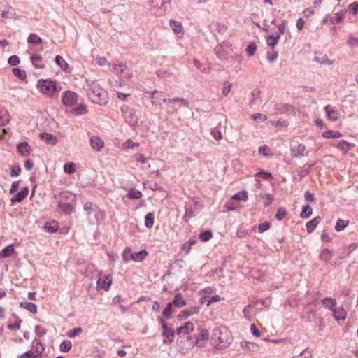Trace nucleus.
<instances>
[{"mask_svg": "<svg viewBox=\"0 0 358 358\" xmlns=\"http://www.w3.org/2000/svg\"><path fill=\"white\" fill-rule=\"evenodd\" d=\"M240 345H241V348L243 350H245L248 352H257L259 348V346L258 344L253 343V342H250L248 341H241Z\"/></svg>", "mask_w": 358, "mask_h": 358, "instance_id": "nucleus-15", "label": "nucleus"}, {"mask_svg": "<svg viewBox=\"0 0 358 358\" xmlns=\"http://www.w3.org/2000/svg\"><path fill=\"white\" fill-rule=\"evenodd\" d=\"M194 329V324L191 322H187L183 326L178 327L176 331L180 338H187L188 340L190 339L189 336V334L192 333Z\"/></svg>", "mask_w": 358, "mask_h": 358, "instance_id": "nucleus-5", "label": "nucleus"}, {"mask_svg": "<svg viewBox=\"0 0 358 358\" xmlns=\"http://www.w3.org/2000/svg\"><path fill=\"white\" fill-rule=\"evenodd\" d=\"M10 121V115L6 111H0V125H5Z\"/></svg>", "mask_w": 358, "mask_h": 358, "instance_id": "nucleus-41", "label": "nucleus"}, {"mask_svg": "<svg viewBox=\"0 0 358 358\" xmlns=\"http://www.w3.org/2000/svg\"><path fill=\"white\" fill-rule=\"evenodd\" d=\"M162 328L164 329L162 334L163 336L164 337V338L163 339V342L164 343L167 342H172L174 338L173 331L171 329H169L164 322L162 323Z\"/></svg>", "mask_w": 358, "mask_h": 358, "instance_id": "nucleus-16", "label": "nucleus"}, {"mask_svg": "<svg viewBox=\"0 0 358 358\" xmlns=\"http://www.w3.org/2000/svg\"><path fill=\"white\" fill-rule=\"evenodd\" d=\"M73 112L76 115H83L87 113V108L85 105L80 104L74 108Z\"/></svg>", "mask_w": 358, "mask_h": 358, "instance_id": "nucleus-50", "label": "nucleus"}, {"mask_svg": "<svg viewBox=\"0 0 358 358\" xmlns=\"http://www.w3.org/2000/svg\"><path fill=\"white\" fill-rule=\"evenodd\" d=\"M324 111L326 113L327 119L330 121L335 122L340 118L339 112L330 105H327L324 108Z\"/></svg>", "mask_w": 358, "mask_h": 358, "instance_id": "nucleus-11", "label": "nucleus"}, {"mask_svg": "<svg viewBox=\"0 0 358 358\" xmlns=\"http://www.w3.org/2000/svg\"><path fill=\"white\" fill-rule=\"evenodd\" d=\"M41 352H38L37 349L34 350V349H31L29 351L26 352L24 353L21 358H36L37 357H39L41 355Z\"/></svg>", "mask_w": 358, "mask_h": 358, "instance_id": "nucleus-35", "label": "nucleus"}, {"mask_svg": "<svg viewBox=\"0 0 358 358\" xmlns=\"http://www.w3.org/2000/svg\"><path fill=\"white\" fill-rule=\"evenodd\" d=\"M13 73L21 80H25L27 78V73L24 70L15 67L13 69Z\"/></svg>", "mask_w": 358, "mask_h": 358, "instance_id": "nucleus-34", "label": "nucleus"}, {"mask_svg": "<svg viewBox=\"0 0 358 358\" xmlns=\"http://www.w3.org/2000/svg\"><path fill=\"white\" fill-rule=\"evenodd\" d=\"M64 171L68 174L74 173L76 172V164L72 162L65 164L64 166Z\"/></svg>", "mask_w": 358, "mask_h": 358, "instance_id": "nucleus-38", "label": "nucleus"}, {"mask_svg": "<svg viewBox=\"0 0 358 358\" xmlns=\"http://www.w3.org/2000/svg\"><path fill=\"white\" fill-rule=\"evenodd\" d=\"M169 25L176 35L181 38L183 37L185 31L182 23L174 20H169Z\"/></svg>", "mask_w": 358, "mask_h": 358, "instance_id": "nucleus-10", "label": "nucleus"}, {"mask_svg": "<svg viewBox=\"0 0 358 358\" xmlns=\"http://www.w3.org/2000/svg\"><path fill=\"white\" fill-rule=\"evenodd\" d=\"M257 47L255 43H250L245 49L248 56H253L257 50Z\"/></svg>", "mask_w": 358, "mask_h": 358, "instance_id": "nucleus-52", "label": "nucleus"}, {"mask_svg": "<svg viewBox=\"0 0 358 358\" xmlns=\"http://www.w3.org/2000/svg\"><path fill=\"white\" fill-rule=\"evenodd\" d=\"M337 147H338V148L341 149L344 152H347L350 148V145L346 141L342 140L338 143Z\"/></svg>", "mask_w": 358, "mask_h": 358, "instance_id": "nucleus-49", "label": "nucleus"}, {"mask_svg": "<svg viewBox=\"0 0 358 358\" xmlns=\"http://www.w3.org/2000/svg\"><path fill=\"white\" fill-rule=\"evenodd\" d=\"M322 137L327 139L338 138L341 137L343 135L338 131L327 130L322 133Z\"/></svg>", "mask_w": 358, "mask_h": 358, "instance_id": "nucleus-24", "label": "nucleus"}, {"mask_svg": "<svg viewBox=\"0 0 358 358\" xmlns=\"http://www.w3.org/2000/svg\"><path fill=\"white\" fill-rule=\"evenodd\" d=\"M213 237V234L210 231L206 230L201 231L199 234V238L203 242L208 241Z\"/></svg>", "mask_w": 358, "mask_h": 358, "instance_id": "nucleus-42", "label": "nucleus"}, {"mask_svg": "<svg viewBox=\"0 0 358 358\" xmlns=\"http://www.w3.org/2000/svg\"><path fill=\"white\" fill-rule=\"evenodd\" d=\"M104 142L99 136H94L90 139L92 148L97 152L101 151V150L104 147Z\"/></svg>", "mask_w": 358, "mask_h": 358, "instance_id": "nucleus-14", "label": "nucleus"}, {"mask_svg": "<svg viewBox=\"0 0 358 358\" xmlns=\"http://www.w3.org/2000/svg\"><path fill=\"white\" fill-rule=\"evenodd\" d=\"M8 62L12 66H16L20 63V58L17 55H12L8 58Z\"/></svg>", "mask_w": 358, "mask_h": 358, "instance_id": "nucleus-58", "label": "nucleus"}, {"mask_svg": "<svg viewBox=\"0 0 358 358\" xmlns=\"http://www.w3.org/2000/svg\"><path fill=\"white\" fill-rule=\"evenodd\" d=\"M322 305L327 309L333 310L336 305V301L332 298H325L322 301Z\"/></svg>", "mask_w": 358, "mask_h": 358, "instance_id": "nucleus-30", "label": "nucleus"}, {"mask_svg": "<svg viewBox=\"0 0 358 358\" xmlns=\"http://www.w3.org/2000/svg\"><path fill=\"white\" fill-rule=\"evenodd\" d=\"M171 303L173 305L178 308L183 307L186 305V302L183 299L182 296L180 293H178L175 295L174 299Z\"/></svg>", "mask_w": 358, "mask_h": 358, "instance_id": "nucleus-25", "label": "nucleus"}, {"mask_svg": "<svg viewBox=\"0 0 358 358\" xmlns=\"http://www.w3.org/2000/svg\"><path fill=\"white\" fill-rule=\"evenodd\" d=\"M20 306L28 310L31 313L36 314L37 313V306L31 302H21Z\"/></svg>", "mask_w": 358, "mask_h": 358, "instance_id": "nucleus-28", "label": "nucleus"}, {"mask_svg": "<svg viewBox=\"0 0 358 358\" xmlns=\"http://www.w3.org/2000/svg\"><path fill=\"white\" fill-rule=\"evenodd\" d=\"M27 43L33 45H40L42 43V39L35 34H31L27 38Z\"/></svg>", "mask_w": 358, "mask_h": 358, "instance_id": "nucleus-33", "label": "nucleus"}, {"mask_svg": "<svg viewBox=\"0 0 358 358\" xmlns=\"http://www.w3.org/2000/svg\"><path fill=\"white\" fill-rule=\"evenodd\" d=\"M96 62L100 66H103L106 65L110 66V64L108 59L104 57H97L96 58Z\"/></svg>", "mask_w": 358, "mask_h": 358, "instance_id": "nucleus-54", "label": "nucleus"}, {"mask_svg": "<svg viewBox=\"0 0 358 358\" xmlns=\"http://www.w3.org/2000/svg\"><path fill=\"white\" fill-rule=\"evenodd\" d=\"M59 207L60 208V209L62 210V211L64 213H65L66 214H70L73 212V205L70 204V203H62V202H59Z\"/></svg>", "mask_w": 358, "mask_h": 358, "instance_id": "nucleus-37", "label": "nucleus"}, {"mask_svg": "<svg viewBox=\"0 0 358 358\" xmlns=\"http://www.w3.org/2000/svg\"><path fill=\"white\" fill-rule=\"evenodd\" d=\"M145 250H142L138 252L131 255V258L135 262H142L148 255Z\"/></svg>", "mask_w": 358, "mask_h": 358, "instance_id": "nucleus-26", "label": "nucleus"}, {"mask_svg": "<svg viewBox=\"0 0 358 358\" xmlns=\"http://www.w3.org/2000/svg\"><path fill=\"white\" fill-rule=\"evenodd\" d=\"M164 103H166L169 108V111L171 113H174L178 110V108L175 106L177 105L178 108H180L182 106H188V102L184 99L183 98H173V99H163Z\"/></svg>", "mask_w": 358, "mask_h": 358, "instance_id": "nucleus-4", "label": "nucleus"}, {"mask_svg": "<svg viewBox=\"0 0 358 358\" xmlns=\"http://www.w3.org/2000/svg\"><path fill=\"white\" fill-rule=\"evenodd\" d=\"M209 339V333L205 329L199 331L198 337L195 341V345L199 347L204 346L206 342Z\"/></svg>", "mask_w": 358, "mask_h": 358, "instance_id": "nucleus-12", "label": "nucleus"}, {"mask_svg": "<svg viewBox=\"0 0 358 358\" xmlns=\"http://www.w3.org/2000/svg\"><path fill=\"white\" fill-rule=\"evenodd\" d=\"M199 311V308L198 307H192L182 311L178 315V318L179 319H185L189 316H191L194 314H197Z\"/></svg>", "mask_w": 358, "mask_h": 358, "instance_id": "nucleus-20", "label": "nucleus"}, {"mask_svg": "<svg viewBox=\"0 0 358 358\" xmlns=\"http://www.w3.org/2000/svg\"><path fill=\"white\" fill-rule=\"evenodd\" d=\"M287 213L286 211V209L284 208H280L277 211L275 218L278 220H282L287 215Z\"/></svg>", "mask_w": 358, "mask_h": 358, "instance_id": "nucleus-55", "label": "nucleus"}, {"mask_svg": "<svg viewBox=\"0 0 358 358\" xmlns=\"http://www.w3.org/2000/svg\"><path fill=\"white\" fill-rule=\"evenodd\" d=\"M348 223V221L345 222L343 220L338 219L337 220V222H336V224L335 227V229L337 231H341L345 229V227L347 226Z\"/></svg>", "mask_w": 358, "mask_h": 358, "instance_id": "nucleus-51", "label": "nucleus"}, {"mask_svg": "<svg viewBox=\"0 0 358 358\" xmlns=\"http://www.w3.org/2000/svg\"><path fill=\"white\" fill-rule=\"evenodd\" d=\"M31 61L36 68L44 69L45 66V63L43 61V58L40 55L34 54L31 57Z\"/></svg>", "mask_w": 358, "mask_h": 358, "instance_id": "nucleus-21", "label": "nucleus"}, {"mask_svg": "<svg viewBox=\"0 0 358 358\" xmlns=\"http://www.w3.org/2000/svg\"><path fill=\"white\" fill-rule=\"evenodd\" d=\"M332 311H333L334 317L336 320H343L346 318L347 313H346L345 310H344V308H343L341 307L337 308H334L332 310Z\"/></svg>", "mask_w": 358, "mask_h": 358, "instance_id": "nucleus-23", "label": "nucleus"}, {"mask_svg": "<svg viewBox=\"0 0 358 358\" xmlns=\"http://www.w3.org/2000/svg\"><path fill=\"white\" fill-rule=\"evenodd\" d=\"M320 222H321V217L319 216H317V217L313 218V220H311L310 221L308 222L306 224V227L308 233V234L312 233Z\"/></svg>", "mask_w": 358, "mask_h": 358, "instance_id": "nucleus-22", "label": "nucleus"}, {"mask_svg": "<svg viewBox=\"0 0 358 358\" xmlns=\"http://www.w3.org/2000/svg\"><path fill=\"white\" fill-rule=\"evenodd\" d=\"M71 348L72 343L69 340L64 341L59 346L60 350L62 352H69Z\"/></svg>", "mask_w": 358, "mask_h": 358, "instance_id": "nucleus-48", "label": "nucleus"}, {"mask_svg": "<svg viewBox=\"0 0 358 358\" xmlns=\"http://www.w3.org/2000/svg\"><path fill=\"white\" fill-rule=\"evenodd\" d=\"M278 57V52L277 51L274 50V49H271V50H268L267 52L266 57H267V59L271 62L275 61L277 59Z\"/></svg>", "mask_w": 358, "mask_h": 358, "instance_id": "nucleus-44", "label": "nucleus"}, {"mask_svg": "<svg viewBox=\"0 0 358 358\" xmlns=\"http://www.w3.org/2000/svg\"><path fill=\"white\" fill-rule=\"evenodd\" d=\"M231 331L226 327H218L214 329L212 334V340L217 348H226L233 341Z\"/></svg>", "mask_w": 358, "mask_h": 358, "instance_id": "nucleus-2", "label": "nucleus"}, {"mask_svg": "<svg viewBox=\"0 0 358 358\" xmlns=\"http://www.w3.org/2000/svg\"><path fill=\"white\" fill-rule=\"evenodd\" d=\"M18 153L24 157H27L31 152V147L27 142H22L17 145Z\"/></svg>", "mask_w": 358, "mask_h": 358, "instance_id": "nucleus-13", "label": "nucleus"}, {"mask_svg": "<svg viewBox=\"0 0 358 358\" xmlns=\"http://www.w3.org/2000/svg\"><path fill=\"white\" fill-rule=\"evenodd\" d=\"M84 89L88 98L94 103L105 105L108 101L107 91L96 80H85Z\"/></svg>", "mask_w": 358, "mask_h": 358, "instance_id": "nucleus-1", "label": "nucleus"}, {"mask_svg": "<svg viewBox=\"0 0 358 358\" xmlns=\"http://www.w3.org/2000/svg\"><path fill=\"white\" fill-rule=\"evenodd\" d=\"M21 171L20 167L19 166H13L10 169V176L15 177L20 175Z\"/></svg>", "mask_w": 358, "mask_h": 358, "instance_id": "nucleus-60", "label": "nucleus"}, {"mask_svg": "<svg viewBox=\"0 0 358 358\" xmlns=\"http://www.w3.org/2000/svg\"><path fill=\"white\" fill-rule=\"evenodd\" d=\"M55 62L61 67L64 71H66L69 66L67 62L64 59L62 56L57 55L55 57Z\"/></svg>", "mask_w": 358, "mask_h": 358, "instance_id": "nucleus-36", "label": "nucleus"}, {"mask_svg": "<svg viewBox=\"0 0 358 358\" xmlns=\"http://www.w3.org/2000/svg\"><path fill=\"white\" fill-rule=\"evenodd\" d=\"M248 192L245 190H243L241 192H239L238 193L234 194L232 196V199L234 200H243L246 201L248 199Z\"/></svg>", "mask_w": 358, "mask_h": 358, "instance_id": "nucleus-46", "label": "nucleus"}, {"mask_svg": "<svg viewBox=\"0 0 358 358\" xmlns=\"http://www.w3.org/2000/svg\"><path fill=\"white\" fill-rule=\"evenodd\" d=\"M15 253V250L14 248L13 244H10L8 246L5 247L0 252V259L8 258L13 256Z\"/></svg>", "mask_w": 358, "mask_h": 358, "instance_id": "nucleus-19", "label": "nucleus"}, {"mask_svg": "<svg viewBox=\"0 0 358 358\" xmlns=\"http://www.w3.org/2000/svg\"><path fill=\"white\" fill-rule=\"evenodd\" d=\"M40 138L43 140L45 143L50 144L52 145H55L57 143V138L56 136H53L50 133H41Z\"/></svg>", "mask_w": 358, "mask_h": 358, "instance_id": "nucleus-18", "label": "nucleus"}, {"mask_svg": "<svg viewBox=\"0 0 358 358\" xmlns=\"http://www.w3.org/2000/svg\"><path fill=\"white\" fill-rule=\"evenodd\" d=\"M113 71L117 76L124 79H129L132 76V73L124 64L115 65L113 67Z\"/></svg>", "mask_w": 358, "mask_h": 358, "instance_id": "nucleus-6", "label": "nucleus"}, {"mask_svg": "<svg viewBox=\"0 0 358 358\" xmlns=\"http://www.w3.org/2000/svg\"><path fill=\"white\" fill-rule=\"evenodd\" d=\"M20 322L21 321L18 320L13 323H9L8 324V328L12 331H17L20 327Z\"/></svg>", "mask_w": 358, "mask_h": 358, "instance_id": "nucleus-59", "label": "nucleus"}, {"mask_svg": "<svg viewBox=\"0 0 358 358\" xmlns=\"http://www.w3.org/2000/svg\"><path fill=\"white\" fill-rule=\"evenodd\" d=\"M280 39V36H275L271 35L266 38V43L271 49H275V45L278 44Z\"/></svg>", "mask_w": 358, "mask_h": 358, "instance_id": "nucleus-29", "label": "nucleus"}, {"mask_svg": "<svg viewBox=\"0 0 358 358\" xmlns=\"http://www.w3.org/2000/svg\"><path fill=\"white\" fill-rule=\"evenodd\" d=\"M349 10L352 12L354 15H357L358 13V3L353 2L350 3L348 6Z\"/></svg>", "mask_w": 358, "mask_h": 358, "instance_id": "nucleus-64", "label": "nucleus"}, {"mask_svg": "<svg viewBox=\"0 0 358 358\" xmlns=\"http://www.w3.org/2000/svg\"><path fill=\"white\" fill-rule=\"evenodd\" d=\"M138 146H139V143H134L131 139L127 140L122 145V147H123L124 149L134 148H137Z\"/></svg>", "mask_w": 358, "mask_h": 358, "instance_id": "nucleus-53", "label": "nucleus"}, {"mask_svg": "<svg viewBox=\"0 0 358 358\" xmlns=\"http://www.w3.org/2000/svg\"><path fill=\"white\" fill-rule=\"evenodd\" d=\"M78 101V95L72 91H66L63 93L62 101L66 106H73Z\"/></svg>", "mask_w": 358, "mask_h": 358, "instance_id": "nucleus-7", "label": "nucleus"}, {"mask_svg": "<svg viewBox=\"0 0 358 358\" xmlns=\"http://www.w3.org/2000/svg\"><path fill=\"white\" fill-rule=\"evenodd\" d=\"M127 196L131 199H138L142 196V193L137 189H131L129 191Z\"/></svg>", "mask_w": 358, "mask_h": 358, "instance_id": "nucleus-45", "label": "nucleus"}, {"mask_svg": "<svg viewBox=\"0 0 358 358\" xmlns=\"http://www.w3.org/2000/svg\"><path fill=\"white\" fill-rule=\"evenodd\" d=\"M231 87V83H230L229 82H225L222 87V94L224 96H227L230 92Z\"/></svg>", "mask_w": 358, "mask_h": 358, "instance_id": "nucleus-57", "label": "nucleus"}, {"mask_svg": "<svg viewBox=\"0 0 358 358\" xmlns=\"http://www.w3.org/2000/svg\"><path fill=\"white\" fill-rule=\"evenodd\" d=\"M215 53L220 59H227L229 56L225 53V48L222 45H218L215 48Z\"/></svg>", "mask_w": 358, "mask_h": 358, "instance_id": "nucleus-27", "label": "nucleus"}, {"mask_svg": "<svg viewBox=\"0 0 358 358\" xmlns=\"http://www.w3.org/2000/svg\"><path fill=\"white\" fill-rule=\"evenodd\" d=\"M172 303L169 302L167 305V306L165 308V309L163 310L162 315L166 318H169L172 314L171 313V308H172Z\"/></svg>", "mask_w": 358, "mask_h": 358, "instance_id": "nucleus-56", "label": "nucleus"}, {"mask_svg": "<svg viewBox=\"0 0 358 358\" xmlns=\"http://www.w3.org/2000/svg\"><path fill=\"white\" fill-rule=\"evenodd\" d=\"M345 12L340 11L336 13H335L333 16L330 18V22L333 24H336L341 22L343 17H344Z\"/></svg>", "mask_w": 358, "mask_h": 358, "instance_id": "nucleus-31", "label": "nucleus"}, {"mask_svg": "<svg viewBox=\"0 0 358 358\" xmlns=\"http://www.w3.org/2000/svg\"><path fill=\"white\" fill-rule=\"evenodd\" d=\"M313 213L312 208L309 205L304 206L300 216L302 218H308Z\"/></svg>", "mask_w": 358, "mask_h": 358, "instance_id": "nucleus-39", "label": "nucleus"}, {"mask_svg": "<svg viewBox=\"0 0 358 358\" xmlns=\"http://www.w3.org/2000/svg\"><path fill=\"white\" fill-rule=\"evenodd\" d=\"M347 43L350 47H358V38H355L354 36H350Z\"/></svg>", "mask_w": 358, "mask_h": 358, "instance_id": "nucleus-61", "label": "nucleus"}, {"mask_svg": "<svg viewBox=\"0 0 358 358\" xmlns=\"http://www.w3.org/2000/svg\"><path fill=\"white\" fill-rule=\"evenodd\" d=\"M306 148L303 144H298L293 148H292V154L294 157L303 155L305 152Z\"/></svg>", "mask_w": 358, "mask_h": 358, "instance_id": "nucleus-32", "label": "nucleus"}, {"mask_svg": "<svg viewBox=\"0 0 358 358\" xmlns=\"http://www.w3.org/2000/svg\"><path fill=\"white\" fill-rule=\"evenodd\" d=\"M82 331L81 328H74L72 330L69 331L67 333V336L70 338L74 337L78 334H80Z\"/></svg>", "mask_w": 358, "mask_h": 358, "instance_id": "nucleus-63", "label": "nucleus"}, {"mask_svg": "<svg viewBox=\"0 0 358 358\" xmlns=\"http://www.w3.org/2000/svg\"><path fill=\"white\" fill-rule=\"evenodd\" d=\"M96 208L97 206L91 202H87L84 206V210H85L88 215L94 212L96 210Z\"/></svg>", "mask_w": 358, "mask_h": 358, "instance_id": "nucleus-43", "label": "nucleus"}, {"mask_svg": "<svg viewBox=\"0 0 358 358\" xmlns=\"http://www.w3.org/2000/svg\"><path fill=\"white\" fill-rule=\"evenodd\" d=\"M36 88L42 94L50 97L58 94L62 90V87L55 80L51 79L38 80Z\"/></svg>", "mask_w": 358, "mask_h": 358, "instance_id": "nucleus-3", "label": "nucleus"}, {"mask_svg": "<svg viewBox=\"0 0 358 358\" xmlns=\"http://www.w3.org/2000/svg\"><path fill=\"white\" fill-rule=\"evenodd\" d=\"M177 345L178 350L181 353L185 354L193 348L194 344L190 339L187 340V338H180V341H177Z\"/></svg>", "mask_w": 358, "mask_h": 358, "instance_id": "nucleus-8", "label": "nucleus"}, {"mask_svg": "<svg viewBox=\"0 0 358 358\" xmlns=\"http://www.w3.org/2000/svg\"><path fill=\"white\" fill-rule=\"evenodd\" d=\"M29 193V188L27 187H24L20 192L15 195V196L12 197L10 199V202L12 204L17 202H21L23 199H24Z\"/></svg>", "mask_w": 358, "mask_h": 358, "instance_id": "nucleus-17", "label": "nucleus"}, {"mask_svg": "<svg viewBox=\"0 0 358 358\" xmlns=\"http://www.w3.org/2000/svg\"><path fill=\"white\" fill-rule=\"evenodd\" d=\"M332 257L331 252L328 249H324L320 255V258L324 261H329Z\"/></svg>", "mask_w": 358, "mask_h": 358, "instance_id": "nucleus-47", "label": "nucleus"}, {"mask_svg": "<svg viewBox=\"0 0 358 358\" xmlns=\"http://www.w3.org/2000/svg\"><path fill=\"white\" fill-rule=\"evenodd\" d=\"M145 225L148 228L150 229L154 225V215L152 213H150L146 215L145 217Z\"/></svg>", "mask_w": 358, "mask_h": 358, "instance_id": "nucleus-40", "label": "nucleus"}, {"mask_svg": "<svg viewBox=\"0 0 358 358\" xmlns=\"http://www.w3.org/2000/svg\"><path fill=\"white\" fill-rule=\"evenodd\" d=\"M112 283V277L110 275L101 276L96 282L97 289H103L108 291Z\"/></svg>", "mask_w": 358, "mask_h": 358, "instance_id": "nucleus-9", "label": "nucleus"}, {"mask_svg": "<svg viewBox=\"0 0 358 358\" xmlns=\"http://www.w3.org/2000/svg\"><path fill=\"white\" fill-rule=\"evenodd\" d=\"M270 148L267 145H262L259 148V153L264 156H268Z\"/></svg>", "mask_w": 358, "mask_h": 358, "instance_id": "nucleus-62", "label": "nucleus"}]
</instances>
